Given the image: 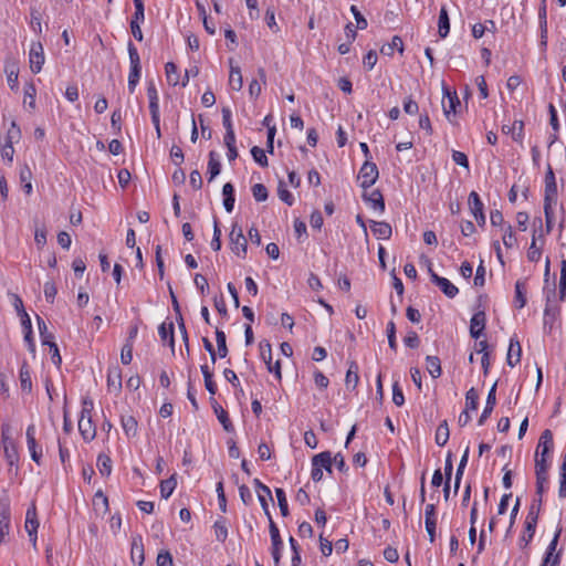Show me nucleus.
<instances>
[{
	"instance_id": "obj_40",
	"label": "nucleus",
	"mask_w": 566,
	"mask_h": 566,
	"mask_svg": "<svg viewBox=\"0 0 566 566\" xmlns=\"http://www.w3.org/2000/svg\"><path fill=\"white\" fill-rule=\"evenodd\" d=\"M4 457L10 467L14 465L19 460V453L15 443L2 444Z\"/></svg>"
},
{
	"instance_id": "obj_19",
	"label": "nucleus",
	"mask_w": 566,
	"mask_h": 566,
	"mask_svg": "<svg viewBox=\"0 0 566 566\" xmlns=\"http://www.w3.org/2000/svg\"><path fill=\"white\" fill-rule=\"evenodd\" d=\"M132 560L137 566H142L145 560L144 544L140 535H134L132 538Z\"/></svg>"
},
{
	"instance_id": "obj_29",
	"label": "nucleus",
	"mask_w": 566,
	"mask_h": 566,
	"mask_svg": "<svg viewBox=\"0 0 566 566\" xmlns=\"http://www.w3.org/2000/svg\"><path fill=\"white\" fill-rule=\"evenodd\" d=\"M20 182L22 184L23 190L27 195H31L32 187V171L28 165H23L20 167L19 171Z\"/></svg>"
},
{
	"instance_id": "obj_20",
	"label": "nucleus",
	"mask_w": 566,
	"mask_h": 566,
	"mask_svg": "<svg viewBox=\"0 0 566 566\" xmlns=\"http://www.w3.org/2000/svg\"><path fill=\"white\" fill-rule=\"evenodd\" d=\"M364 200L370 209L381 214L385 210V202L382 195L378 190H373L369 193H364Z\"/></svg>"
},
{
	"instance_id": "obj_4",
	"label": "nucleus",
	"mask_w": 566,
	"mask_h": 566,
	"mask_svg": "<svg viewBox=\"0 0 566 566\" xmlns=\"http://www.w3.org/2000/svg\"><path fill=\"white\" fill-rule=\"evenodd\" d=\"M332 472V454L329 452H321L312 459V479L321 481L323 478V470Z\"/></svg>"
},
{
	"instance_id": "obj_45",
	"label": "nucleus",
	"mask_w": 566,
	"mask_h": 566,
	"mask_svg": "<svg viewBox=\"0 0 566 566\" xmlns=\"http://www.w3.org/2000/svg\"><path fill=\"white\" fill-rule=\"evenodd\" d=\"M158 334L163 340L169 339L170 345L174 346V325H172V323H169V324L163 323L158 327Z\"/></svg>"
},
{
	"instance_id": "obj_14",
	"label": "nucleus",
	"mask_w": 566,
	"mask_h": 566,
	"mask_svg": "<svg viewBox=\"0 0 566 566\" xmlns=\"http://www.w3.org/2000/svg\"><path fill=\"white\" fill-rule=\"evenodd\" d=\"M254 483H255V488H256V494H258L259 502H260L265 515L270 520V517H272L270 514V511H269V502L272 501L271 490L266 485L261 483L259 480H255Z\"/></svg>"
},
{
	"instance_id": "obj_17",
	"label": "nucleus",
	"mask_w": 566,
	"mask_h": 566,
	"mask_svg": "<svg viewBox=\"0 0 566 566\" xmlns=\"http://www.w3.org/2000/svg\"><path fill=\"white\" fill-rule=\"evenodd\" d=\"M469 206H470V210H471L473 217L475 218L476 222L479 224H484L485 217L483 214V203L480 200V197L475 191H472L469 195Z\"/></svg>"
},
{
	"instance_id": "obj_56",
	"label": "nucleus",
	"mask_w": 566,
	"mask_h": 566,
	"mask_svg": "<svg viewBox=\"0 0 566 566\" xmlns=\"http://www.w3.org/2000/svg\"><path fill=\"white\" fill-rule=\"evenodd\" d=\"M251 155L253 157V159L262 167H265L268 166V158H266V155H265V151L258 147V146H254L252 149H251Z\"/></svg>"
},
{
	"instance_id": "obj_2",
	"label": "nucleus",
	"mask_w": 566,
	"mask_h": 566,
	"mask_svg": "<svg viewBox=\"0 0 566 566\" xmlns=\"http://www.w3.org/2000/svg\"><path fill=\"white\" fill-rule=\"evenodd\" d=\"M92 410L93 401L90 399H84L78 419V431L83 439L86 441H92L96 436V428L92 421Z\"/></svg>"
},
{
	"instance_id": "obj_12",
	"label": "nucleus",
	"mask_w": 566,
	"mask_h": 566,
	"mask_svg": "<svg viewBox=\"0 0 566 566\" xmlns=\"http://www.w3.org/2000/svg\"><path fill=\"white\" fill-rule=\"evenodd\" d=\"M24 527L33 547H36V532L39 527V521L36 518V509L34 504H32L27 511Z\"/></svg>"
},
{
	"instance_id": "obj_52",
	"label": "nucleus",
	"mask_w": 566,
	"mask_h": 566,
	"mask_svg": "<svg viewBox=\"0 0 566 566\" xmlns=\"http://www.w3.org/2000/svg\"><path fill=\"white\" fill-rule=\"evenodd\" d=\"M275 495L277 499V504H279L281 514L283 516H286L289 514V506H287V500H286L285 492L283 491V489H276Z\"/></svg>"
},
{
	"instance_id": "obj_32",
	"label": "nucleus",
	"mask_w": 566,
	"mask_h": 566,
	"mask_svg": "<svg viewBox=\"0 0 566 566\" xmlns=\"http://www.w3.org/2000/svg\"><path fill=\"white\" fill-rule=\"evenodd\" d=\"M426 528L430 536V541L432 542L434 538V530H436V517H434V505L428 504L426 506Z\"/></svg>"
},
{
	"instance_id": "obj_35",
	"label": "nucleus",
	"mask_w": 566,
	"mask_h": 566,
	"mask_svg": "<svg viewBox=\"0 0 566 566\" xmlns=\"http://www.w3.org/2000/svg\"><path fill=\"white\" fill-rule=\"evenodd\" d=\"M426 368L432 378H438L441 375V364L437 356L426 357Z\"/></svg>"
},
{
	"instance_id": "obj_22",
	"label": "nucleus",
	"mask_w": 566,
	"mask_h": 566,
	"mask_svg": "<svg viewBox=\"0 0 566 566\" xmlns=\"http://www.w3.org/2000/svg\"><path fill=\"white\" fill-rule=\"evenodd\" d=\"M4 73L7 76L8 85L11 90L18 88V76H19V66L14 60H7L4 65Z\"/></svg>"
},
{
	"instance_id": "obj_44",
	"label": "nucleus",
	"mask_w": 566,
	"mask_h": 566,
	"mask_svg": "<svg viewBox=\"0 0 566 566\" xmlns=\"http://www.w3.org/2000/svg\"><path fill=\"white\" fill-rule=\"evenodd\" d=\"M478 403H479L478 392L475 391L474 388L469 389L465 395V410L475 411L478 409Z\"/></svg>"
},
{
	"instance_id": "obj_10",
	"label": "nucleus",
	"mask_w": 566,
	"mask_h": 566,
	"mask_svg": "<svg viewBox=\"0 0 566 566\" xmlns=\"http://www.w3.org/2000/svg\"><path fill=\"white\" fill-rule=\"evenodd\" d=\"M460 105L459 97L455 92H450L443 87L442 109L446 117L452 122L457 115V108Z\"/></svg>"
},
{
	"instance_id": "obj_28",
	"label": "nucleus",
	"mask_w": 566,
	"mask_h": 566,
	"mask_svg": "<svg viewBox=\"0 0 566 566\" xmlns=\"http://www.w3.org/2000/svg\"><path fill=\"white\" fill-rule=\"evenodd\" d=\"M93 509L97 515L104 516L108 512V499L102 491H97L93 497Z\"/></svg>"
},
{
	"instance_id": "obj_23",
	"label": "nucleus",
	"mask_w": 566,
	"mask_h": 566,
	"mask_svg": "<svg viewBox=\"0 0 566 566\" xmlns=\"http://www.w3.org/2000/svg\"><path fill=\"white\" fill-rule=\"evenodd\" d=\"M147 95L149 98V109L151 114L153 124H157L159 114V98L158 93L154 84H150L147 88Z\"/></svg>"
},
{
	"instance_id": "obj_62",
	"label": "nucleus",
	"mask_w": 566,
	"mask_h": 566,
	"mask_svg": "<svg viewBox=\"0 0 566 566\" xmlns=\"http://www.w3.org/2000/svg\"><path fill=\"white\" fill-rule=\"evenodd\" d=\"M128 54L130 67H140V59L137 49L133 43H128Z\"/></svg>"
},
{
	"instance_id": "obj_25",
	"label": "nucleus",
	"mask_w": 566,
	"mask_h": 566,
	"mask_svg": "<svg viewBox=\"0 0 566 566\" xmlns=\"http://www.w3.org/2000/svg\"><path fill=\"white\" fill-rule=\"evenodd\" d=\"M258 75L260 80L254 78L249 84V95L251 98H258L262 93V86L266 83V74L264 69H259Z\"/></svg>"
},
{
	"instance_id": "obj_59",
	"label": "nucleus",
	"mask_w": 566,
	"mask_h": 566,
	"mask_svg": "<svg viewBox=\"0 0 566 566\" xmlns=\"http://www.w3.org/2000/svg\"><path fill=\"white\" fill-rule=\"evenodd\" d=\"M252 195L254 197V199L259 202L261 201H265L266 198H268V190L265 188L264 185L262 184H255L253 187H252Z\"/></svg>"
},
{
	"instance_id": "obj_49",
	"label": "nucleus",
	"mask_w": 566,
	"mask_h": 566,
	"mask_svg": "<svg viewBox=\"0 0 566 566\" xmlns=\"http://www.w3.org/2000/svg\"><path fill=\"white\" fill-rule=\"evenodd\" d=\"M216 340L218 346V354L221 358H224L228 354L227 343H226V334L217 329L216 331Z\"/></svg>"
},
{
	"instance_id": "obj_64",
	"label": "nucleus",
	"mask_w": 566,
	"mask_h": 566,
	"mask_svg": "<svg viewBox=\"0 0 566 566\" xmlns=\"http://www.w3.org/2000/svg\"><path fill=\"white\" fill-rule=\"evenodd\" d=\"M157 566H174L172 556L169 552H160L157 556Z\"/></svg>"
},
{
	"instance_id": "obj_8",
	"label": "nucleus",
	"mask_w": 566,
	"mask_h": 566,
	"mask_svg": "<svg viewBox=\"0 0 566 566\" xmlns=\"http://www.w3.org/2000/svg\"><path fill=\"white\" fill-rule=\"evenodd\" d=\"M27 446L30 452L31 459L36 463L41 464L43 455L42 447L36 442V428L33 423L29 424L25 431Z\"/></svg>"
},
{
	"instance_id": "obj_48",
	"label": "nucleus",
	"mask_w": 566,
	"mask_h": 566,
	"mask_svg": "<svg viewBox=\"0 0 566 566\" xmlns=\"http://www.w3.org/2000/svg\"><path fill=\"white\" fill-rule=\"evenodd\" d=\"M449 439V428L447 422L439 424L436 431V442L439 446H444Z\"/></svg>"
},
{
	"instance_id": "obj_43",
	"label": "nucleus",
	"mask_w": 566,
	"mask_h": 566,
	"mask_svg": "<svg viewBox=\"0 0 566 566\" xmlns=\"http://www.w3.org/2000/svg\"><path fill=\"white\" fill-rule=\"evenodd\" d=\"M395 50H398L400 53L403 52V43L398 35H395L390 43L381 48V52L387 55H391Z\"/></svg>"
},
{
	"instance_id": "obj_42",
	"label": "nucleus",
	"mask_w": 566,
	"mask_h": 566,
	"mask_svg": "<svg viewBox=\"0 0 566 566\" xmlns=\"http://www.w3.org/2000/svg\"><path fill=\"white\" fill-rule=\"evenodd\" d=\"M14 429L9 421H4L1 424V443L9 444L14 443L13 441Z\"/></svg>"
},
{
	"instance_id": "obj_24",
	"label": "nucleus",
	"mask_w": 566,
	"mask_h": 566,
	"mask_svg": "<svg viewBox=\"0 0 566 566\" xmlns=\"http://www.w3.org/2000/svg\"><path fill=\"white\" fill-rule=\"evenodd\" d=\"M10 531V510L8 504H0V544Z\"/></svg>"
},
{
	"instance_id": "obj_30",
	"label": "nucleus",
	"mask_w": 566,
	"mask_h": 566,
	"mask_svg": "<svg viewBox=\"0 0 566 566\" xmlns=\"http://www.w3.org/2000/svg\"><path fill=\"white\" fill-rule=\"evenodd\" d=\"M526 282L525 281H517L515 283V297H514V304L517 308H523L526 305Z\"/></svg>"
},
{
	"instance_id": "obj_9",
	"label": "nucleus",
	"mask_w": 566,
	"mask_h": 566,
	"mask_svg": "<svg viewBox=\"0 0 566 566\" xmlns=\"http://www.w3.org/2000/svg\"><path fill=\"white\" fill-rule=\"evenodd\" d=\"M45 62L43 45L40 42H32L29 50V64L32 73L41 72Z\"/></svg>"
},
{
	"instance_id": "obj_60",
	"label": "nucleus",
	"mask_w": 566,
	"mask_h": 566,
	"mask_svg": "<svg viewBox=\"0 0 566 566\" xmlns=\"http://www.w3.org/2000/svg\"><path fill=\"white\" fill-rule=\"evenodd\" d=\"M140 78V67H130L128 75V90L133 93Z\"/></svg>"
},
{
	"instance_id": "obj_39",
	"label": "nucleus",
	"mask_w": 566,
	"mask_h": 566,
	"mask_svg": "<svg viewBox=\"0 0 566 566\" xmlns=\"http://www.w3.org/2000/svg\"><path fill=\"white\" fill-rule=\"evenodd\" d=\"M260 355L262 360L266 364L268 370L272 371V349L269 342L264 340L260 343Z\"/></svg>"
},
{
	"instance_id": "obj_61",
	"label": "nucleus",
	"mask_w": 566,
	"mask_h": 566,
	"mask_svg": "<svg viewBox=\"0 0 566 566\" xmlns=\"http://www.w3.org/2000/svg\"><path fill=\"white\" fill-rule=\"evenodd\" d=\"M133 359V345L130 343H127L123 346L120 352V361L124 365L130 364Z\"/></svg>"
},
{
	"instance_id": "obj_5",
	"label": "nucleus",
	"mask_w": 566,
	"mask_h": 566,
	"mask_svg": "<svg viewBox=\"0 0 566 566\" xmlns=\"http://www.w3.org/2000/svg\"><path fill=\"white\" fill-rule=\"evenodd\" d=\"M230 245L233 253H235L239 258H244L247 254V245L248 241L245 237L243 235L242 228L234 223L232 226L231 232H230Z\"/></svg>"
},
{
	"instance_id": "obj_33",
	"label": "nucleus",
	"mask_w": 566,
	"mask_h": 566,
	"mask_svg": "<svg viewBox=\"0 0 566 566\" xmlns=\"http://www.w3.org/2000/svg\"><path fill=\"white\" fill-rule=\"evenodd\" d=\"M371 231L378 239H388L391 235V227L386 222L373 221Z\"/></svg>"
},
{
	"instance_id": "obj_37",
	"label": "nucleus",
	"mask_w": 566,
	"mask_h": 566,
	"mask_svg": "<svg viewBox=\"0 0 566 566\" xmlns=\"http://www.w3.org/2000/svg\"><path fill=\"white\" fill-rule=\"evenodd\" d=\"M177 486L176 475H171L169 479L161 481L160 483V495L163 499L167 500Z\"/></svg>"
},
{
	"instance_id": "obj_7",
	"label": "nucleus",
	"mask_w": 566,
	"mask_h": 566,
	"mask_svg": "<svg viewBox=\"0 0 566 566\" xmlns=\"http://www.w3.org/2000/svg\"><path fill=\"white\" fill-rule=\"evenodd\" d=\"M537 523V514L535 513L534 509L528 512L525 523H524V531L522 535L518 538V546L524 549L527 547V545L531 543V541L534 537L535 534V527Z\"/></svg>"
},
{
	"instance_id": "obj_6",
	"label": "nucleus",
	"mask_w": 566,
	"mask_h": 566,
	"mask_svg": "<svg viewBox=\"0 0 566 566\" xmlns=\"http://www.w3.org/2000/svg\"><path fill=\"white\" fill-rule=\"evenodd\" d=\"M379 172L377 166L370 160H365L358 174V181L361 188L371 187L378 179Z\"/></svg>"
},
{
	"instance_id": "obj_36",
	"label": "nucleus",
	"mask_w": 566,
	"mask_h": 566,
	"mask_svg": "<svg viewBox=\"0 0 566 566\" xmlns=\"http://www.w3.org/2000/svg\"><path fill=\"white\" fill-rule=\"evenodd\" d=\"M122 427L127 437H135L137 434V421L130 415L122 417Z\"/></svg>"
},
{
	"instance_id": "obj_21",
	"label": "nucleus",
	"mask_w": 566,
	"mask_h": 566,
	"mask_svg": "<svg viewBox=\"0 0 566 566\" xmlns=\"http://www.w3.org/2000/svg\"><path fill=\"white\" fill-rule=\"evenodd\" d=\"M557 203V189L554 181L547 184L545 190V200H544V213L548 214L549 212H554V208Z\"/></svg>"
},
{
	"instance_id": "obj_13",
	"label": "nucleus",
	"mask_w": 566,
	"mask_h": 566,
	"mask_svg": "<svg viewBox=\"0 0 566 566\" xmlns=\"http://www.w3.org/2000/svg\"><path fill=\"white\" fill-rule=\"evenodd\" d=\"M229 86L233 91H241L243 87V76L241 67L234 63L233 59L229 60Z\"/></svg>"
},
{
	"instance_id": "obj_34",
	"label": "nucleus",
	"mask_w": 566,
	"mask_h": 566,
	"mask_svg": "<svg viewBox=\"0 0 566 566\" xmlns=\"http://www.w3.org/2000/svg\"><path fill=\"white\" fill-rule=\"evenodd\" d=\"M450 31V21L447 9L441 8L438 21V32L441 38H446Z\"/></svg>"
},
{
	"instance_id": "obj_46",
	"label": "nucleus",
	"mask_w": 566,
	"mask_h": 566,
	"mask_svg": "<svg viewBox=\"0 0 566 566\" xmlns=\"http://www.w3.org/2000/svg\"><path fill=\"white\" fill-rule=\"evenodd\" d=\"M97 469L101 474L103 475H109L112 472V461L109 457L105 454H101L97 458Z\"/></svg>"
},
{
	"instance_id": "obj_27",
	"label": "nucleus",
	"mask_w": 566,
	"mask_h": 566,
	"mask_svg": "<svg viewBox=\"0 0 566 566\" xmlns=\"http://www.w3.org/2000/svg\"><path fill=\"white\" fill-rule=\"evenodd\" d=\"M496 403V382L491 387L488 398H486V405L484 407V410L479 419V424H483L485 419L491 415L494 406Z\"/></svg>"
},
{
	"instance_id": "obj_58",
	"label": "nucleus",
	"mask_w": 566,
	"mask_h": 566,
	"mask_svg": "<svg viewBox=\"0 0 566 566\" xmlns=\"http://www.w3.org/2000/svg\"><path fill=\"white\" fill-rule=\"evenodd\" d=\"M277 195H279V198L285 202L286 205L289 206H292L294 203V197L293 195L285 188V186L283 185V182H280L279 184V188H277Z\"/></svg>"
},
{
	"instance_id": "obj_54",
	"label": "nucleus",
	"mask_w": 566,
	"mask_h": 566,
	"mask_svg": "<svg viewBox=\"0 0 566 566\" xmlns=\"http://www.w3.org/2000/svg\"><path fill=\"white\" fill-rule=\"evenodd\" d=\"M214 412H216L219 421L223 426L224 430L230 431L232 427H231V422L229 420L227 411L221 406H217V407H214Z\"/></svg>"
},
{
	"instance_id": "obj_57",
	"label": "nucleus",
	"mask_w": 566,
	"mask_h": 566,
	"mask_svg": "<svg viewBox=\"0 0 566 566\" xmlns=\"http://www.w3.org/2000/svg\"><path fill=\"white\" fill-rule=\"evenodd\" d=\"M536 475V492L543 494L547 490L548 473H535Z\"/></svg>"
},
{
	"instance_id": "obj_55",
	"label": "nucleus",
	"mask_w": 566,
	"mask_h": 566,
	"mask_svg": "<svg viewBox=\"0 0 566 566\" xmlns=\"http://www.w3.org/2000/svg\"><path fill=\"white\" fill-rule=\"evenodd\" d=\"M392 401L398 407L405 403V397L398 380H395L392 384Z\"/></svg>"
},
{
	"instance_id": "obj_41",
	"label": "nucleus",
	"mask_w": 566,
	"mask_h": 566,
	"mask_svg": "<svg viewBox=\"0 0 566 566\" xmlns=\"http://www.w3.org/2000/svg\"><path fill=\"white\" fill-rule=\"evenodd\" d=\"M165 74L168 84L176 86L179 83V74L177 71V66L172 62H168L165 65Z\"/></svg>"
},
{
	"instance_id": "obj_47",
	"label": "nucleus",
	"mask_w": 566,
	"mask_h": 566,
	"mask_svg": "<svg viewBox=\"0 0 566 566\" xmlns=\"http://www.w3.org/2000/svg\"><path fill=\"white\" fill-rule=\"evenodd\" d=\"M23 104L28 105L30 108L34 109V107H35V87L33 84H27L24 86Z\"/></svg>"
},
{
	"instance_id": "obj_26",
	"label": "nucleus",
	"mask_w": 566,
	"mask_h": 566,
	"mask_svg": "<svg viewBox=\"0 0 566 566\" xmlns=\"http://www.w3.org/2000/svg\"><path fill=\"white\" fill-rule=\"evenodd\" d=\"M521 354L522 348L520 342L515 338H511L506 356L509 366L514 367L515 365H517L521 360Z\"/></svg>"
},
{
	"instance_id": "obj_51",
	"label": "nucleus",
	"mask_w": 566,
	"mask_h": 566,
	"mask_svg": "<svg viewBox=\"0 0 566 566\" xmlns=\"http://www.w3.org/2000/svg\"><path fill=\"white\" fill-rule=\"evenodd\" d=\"M502 240L503 244L509 249L514 248L516 245L517 240L511 226L505 227Z\"/></svg>"
},
{
	"instance_id": "obj_18",
	"label": "nucleus",
	"mask_w": 566,
	"mask_h": 566,
	"mask_svg": "<svg viewBox=\"0 0 566 566\" xmlns=\"http://www.w3.org/2000/svg\"><path fill=\"white\" fill-rule=\"evenodd\" d=\"M270 535H271V541H272V556H273L274 563L277 564L280 560V549L282 548L283 543L280 537L279 528L276 527L272 517H270Z\"/></svg>"
},
{
	"instance_id": "obj_1",
	"label": "nucleus",
	"mask_w": 566,
	"mask_h": 566,
	"mask_svg": "<svg viewBox=\"0 0 566 566\" xmlns=\"http://www.w3.org/2000/svg\"><path fill=\"white\" fill-rule=\"evenodd\" d=\"M554 450L553 433L546 429L542 432L535 452V473H548Z\"/></svg>"
},
{
	"instance_id": "obj_16",
	"label": "nucleus",
	"mask_w": 566,
	"mask_h": 566,
	"mask_svg": "<svg viewBox=\"0 0 566 566\" xmlns=\"http://www.w3.org/2000/svg\"><path fill=\"white\" fill-rule=\"evenodd\" d=\"M107 389L112 394H119L122 389V371L117 366L108 368L107 371Z\"/></svg>"
},
{
	"instance_id": "obj_38",
	"label": "nucleus",
	"mask_w": 566,
	"mask_h": 566,
	"mask_svg": "<svg viewBox=\"0 0 566 566\" xmlns=\"http://www.w3.org/2000/svg\"><path fill=\"white\" fill-rule=\"evenodd\" d=\"M357 369L358 368H357L356 364L352 363L346 373V377H345V384H346L347 388L355 389L357 387L358 381H359V376H358Z\"/></svg>"
},
{
	"instance_id": "obj_11",
	"label": "nucleus",
	"mask_w": 566,
	"mask_h": 566,
	"mask_svg": "<svg viewBox=\"0 0 566 566\" xmlns=\"http://www.w3.org/2000/svg\"><path fill=\"white\" fill-rule=\"evenodd\" d=\"M428 272L430 274L431 281L439 286V289L450 298L454 297L459 290L458 287L451 283L448 279L439 276L432 271V264L428 261Z\"/></svg>"
},
{
	"instance_id": "obj_50",
	"label": "nucleus",
	"mask_w": 566,
	"mask_h": 566,
	"mask_svg": "<svg viewBox=\"0 0 566 566\" xmlns=\"http://www.w3.org/2000/svg\"><path fill=\"white\" fill-rule=\"evenodd\" d=\"M468 455H469V448H467L464 454L462 455L461 461H460L459 467H458V470H457L455 482H454V493H457L458 490H459L460 482H461V476L463 474V470H464L465 464L468 462Z\"/></svg>"
},
{
	"instance_id": "obj_31",
	"label": "nucleus",
	"mask_w": 566,
	"mask_h": 566,
	"mask_svg": "<svg viewBox=\"0 0 566 566\" xmlns=\"http://www.w3.org/2000/svg\"><path fill=\"white\" fill-rule=\"evenodd\" d=\"M220 170L219 155L216 151H210L208 161L209 181H212L220 174Z\"/></svg>"
},
{
	"instance_id": "obj_63",
	"label": "nucleus",
	"mask_w": 566,
	"mask_h": 566,
	"mask_svg": "<svg viewBox=\"0 0 566 566\" xmlns=\"http://www.w3.org/2000/svg\"><path fill=\"white\" fill-rule=\"evenodd\" d=\"M57 293V289L55 284L51 281L45 282L44 284V296L48 302L53 303L55 295Z\"/></svg>"
},
{
	"instance_id": "obj_15",
	"label": "nucleus",
	"mask_w": 566,
	"mask_h": 566,
	"mask_svg": "<svg viewBox=\"0 0 566 566\" xmlns=\"http://www.w3.org/2000/svg\"><path fill=\"white\" fill-rule=\"evenodd\" d=\"M486 317L485 313L480 311L476 312L470 321V335L474 339H479L485 328Z\"/></svg>"
},
{
	"instance_id": "obj_53",
	"label": "nucleus",
	"mask_w": 566,
	"mask_h": 566,
	"mask_svg": "<svg viewBox=\"0 0 566 566\" xmlns=\"http://www.w3.org/2000/svg\"><path fill=\"white\" fill-rule=\"evenodd\" d=\"M20 382L23 391L30 392L32 388L31 376L29 370L23 366L20 369Z\"/></svg>"
},
{
	"instance_id": "obj_3",
	"label": "nucleus",
	"mask_w": 566,
	"mask_h": 566,
	"mask_svg": "<svg viewBox=\"0 0 566 566\" xmlns=\"http://www.w3.org/2000/svg\"><path fill=\"white\" fill-rule=\"evenodd\" d=\"M21 139V130L15 124V122L11 123L10 128L7 132L3 143L0 147V156L2 160L7 161L8 165H11L14 156V147L13 145L19 143Z\"/></svg>"
}]
</instances>
